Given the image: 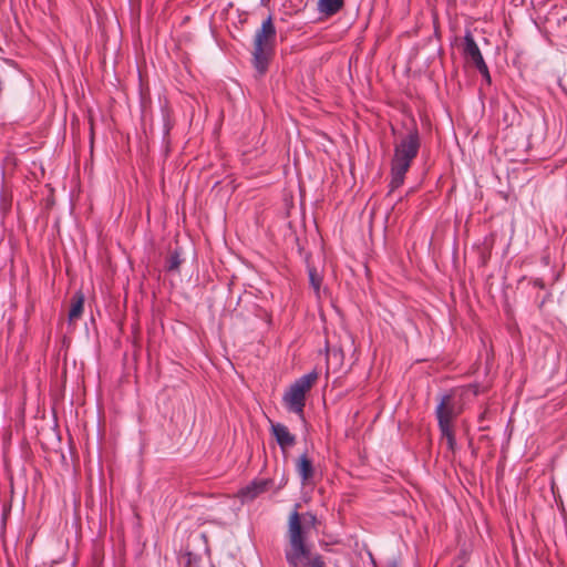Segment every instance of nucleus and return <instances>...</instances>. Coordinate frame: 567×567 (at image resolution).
<instances>
[{
	"label": "nucleus",
	"instance_id": "obj_4",
	"mask_svg": "<svg viewBox=\"0 0 567 567\" xmlns=\"http://www.w3.org/2000/svg\"><path fill=\"white\" fill-rule=\"evenodd\" d=\"M461 411V406L452 394H444L440 398L435 409V414L441 432V436L445 440L447 449L455 451L456 440L453 431V421Z\"/></svg>",
	"mask_w": 567,
	"mask_h": 567
},
{
	"label": "nucleus",
	"instance_id": "obj_7",
	"mask_svg": "<svg viewBox=\"0 0 567 567\" xmlns=\"http://www.w3.org/2000/svg\"><path fill=\"white\" fill-rule=\"evenodd\" d=\"M463 55L468 61L472 62L475 68L481 64V66L485 68V61L481 53L478 45L476 44L474 37L471 32H466L463 42Z\"/></svg>",
	"mask_w": 567,
	"mask_h": 567
},
{
	"label": "nucleus",
	"instance_id": "obj_17",
	"mask_svg": "<svg viewBox=\"0 0 567 567\" xmlns=\"http://www.w3.org/2000/svg\"><path fill=\"white\" fill-rule=\"evenodd\" d=\"M286 483H287V480H282V481H280V486H279V487H281L282 485H285Z\"/></svg>",
	"mask_w": 567,
	"mask_h": 567
},
{
	"label": "nucleus",
	"instance_id": "obj_2",
	"mask_svg": "<svg viewBox=\"0 0 567 567\" xmlns=\"http://www.w3.org/2000/svg\"><path fill=\"white\" fill-rule=\"evenodd\" d=\"M420 145L417 130L410 131L394 145V154L391 161V192L403 184L405 174L410 169L413 159L417 156Z\"/></svg>",
	"mask_w": 567,
	"mask_h": 567
},
{
	"label": "nucleus",
	"instance_id": "obj_16",
	"mask_svg": "<svg viewBox=\"0 0 567 567\" xmlns=\"http://www.w3.org/2000/svg\"><path fill=\"white\" fill-rule=\"evenodd\" d=\"M388 567H399L396 561H391Z\"/></svg>",
	"mask_w": 567,
	"mask_h": 567
},
{
	"label": "nucleus",
	"instance_id": "obj_10",
	"mask_svg": "<svg viewBox=\"0 0 567 567\" xmlns=\"http://www.w3.org/2000/svg\"><path fill=\"white\" fill-rule=\"evenodd\" d=\"M343 0H319L318 10L327 17L333 16L343 7Z\"/></svg>",
	"mask_w": 567,
	"mask_h": 567
},
{
	"label": "nucleus",
	"instance_id": "obj_11",
	"mask_svg": "<svg viewBox=\"0 0 567 567\" xmlns=\"http://www.w3.org/2000/svg\"><path fill=\"white\" fill-rule=\"evenodd\" d=\"M84 307V296L82 292H76L71 302V308L69 311V320L72 322L74 320H78L83 312Z\"/></svg>",
	"mask_w": 567,
	"mask_h": 567
},
{
	"label": "nucleus",
	"instance_id": "obj_14",
	"mask_svg": "<svg viewBox=\"0 0 567 567\" xmlns=\"http://www.w3.org/2000/svg\"><path fill=\"white\" fill-rule=\"evenodd\" d=\"M484 66H481L477 65L476 69L477 71L483 75V78L489 83L491 82V75H489V72H488V68L487 65L485 64V69H483Z\"/></svg>",
	"mask_w": 567,
	"mask_h": 567
},
{
	"label": "nucleus",
	"instance_id": "obj_6",
	"mask_svg": "<svg viewBox=\"0 0 567 567\" xmlns=\"http://www.w3.org/2000/svg\"><path fill=\"white\" fill-rule=\"evenodd\" d=\"M271 482V480H255L247 486L239 489L237 496L241 501V503L251 502L259 495L265 493L268 489Z\"/></svg>",
	"mask_w": 567,
	"mask_h": 567
},
{
	"label": "nucleus",
	"instance_id": "obj_12",
	"mask_svg": "<svg viewBox=\"0 0 567 567\" xmlns=\"http://www.w3.org/2000/svg\"><path fill=\"white\" fill-rule=\"evenodd\" d=\"M181 262H182V260H181V256H179L178 251H173L169 255V257L167 258L166 268L168 271L178 270Z\"/></svg>",
	"mask_w": 567,
	"mask_h": 567
},
{
	"label": "nucleus",
	"instance_id": "obj_1",
	"mask_svg": "<svg viewBox=\"0 0 567 567\" xmlns=\"http://www.w3.org/2000/svg\"><path fill=\"white\" fill-rule=\"evenodd\" d=\"M285 558L291 567H326L323 557L311 551L306 528L297 511L289 516Z\"/></svg>",
	"mask_w": 567,
	"mask_h": 567
},
{
	"label": "nucleus",
	"instance_id": "obj_8",
	"mask_svg": "<svg viewBox=\"0 0 567 567\" xmlns=\"http://www.w3.org/2000/svg\"><path fill=\"white\" fill-rule=\"evenodd\" d=\"M271 433L282 450L291 447L296 443L295 435L281 423H271Z\"/></svg>",
	"mask_w": 567,
	"mask_h": 567
},
{
	"label": "nucleus",
	"instance_id": "obj_15",
	"mask_svg": "<svg viewBox=\"0 0 567 567\" xmlns=\"http://www.w3.org/2000/svg\"><path fill=\"white\" fill-rule=\"evenodd\" d=\"M305 518L307 519V520H306V524H307V525L315 526V525H316V523H317V517H316V515H313V514H311V513H307V514L305 515Z\"/></svg>",
	"mask_w": 567,
	"mask_h": 567
},
{
	"label": "nucleus",
	"instance_id": "obj_9",
	"mask_svg": "<svg viewBox=\"0 0 567 567\" xmlns=\"http://www.w3.org/2000/svg\"><path fill=\"white\" fill-rule=\"evenodd\" d=\"M296 470L303 485L310 483L315 476V467L312 461L307 454H302L296 462Z\"/></svg>",
	"mask_w": 567,
	"mask_h": 567
},
{
	"label": "nucleus",
	"instance_id": "obj_13",
	"mask_svg": "<svg viewBox=\"0 0 567 567\" xmlns=\"http://www.w3.org/2000/svg\"><path fill=\"white\" fill-rule=\"evenodd\" d=\"M309 281H310V286L313 288L316 295H319L321 277L315 268L309 269Z\"/></svg>",
	"mask_w": 567,
	"mask_h": 567
},
{
	"label": "nucleus",
	"instance_id": "obj_5",
	"mask_svg": "<svg viewBox=\"0 0 567 567\" xmlns=\"http://www.w3.org/2000/svg\"><path fill=\"white\" fill-rule=\"evenodd\" d=\"M318 373L311 371L298 378L285 392L282 401L288 411L296 413L300 417L303 416V409L306 405V394L311 390Z\"/></svg>",
	"mask_w": 567,
	"mask_h": 567
},
{
	"label": "nucleus",
	"instance_id": "obj_3",
	"mask_svg": "<svg viewBox=\"0 0 567 567\" xmlns=\"http://www.w3.org/2000/svg\"><path fill=\"white\" fill-rule=\"evenodd\" d=\"M276 41V28L271 16L262 21L254 38L252 64L256 71L262 75L266 73L274 53Z\"/></svg>",
	"mask_w": 567,
	"mask_h": 567
}]
</instances>
